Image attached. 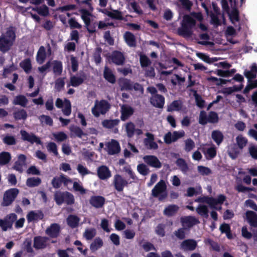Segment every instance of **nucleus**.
Listing matches in <instances>:
<instances>
[{"label":"nucleus","instance_id":"58836bf2","mask_svg":"<svg viewBox=\"0 0 257 257\" xmlns=\"http://www.w3.org/2000/svg\"><path fill=\"white\" fill-rule=\"evenodd\" d=\"M121 90L131 91L133 90V83L131 80L125 78L120 82Z\"/></svg>","mask_w":257,"mask_h":257},{"label":"nucleus","instance_id":"393cba45","mask_svg":"<svg viewBox=\"0 0 257 257\" xmlns=\"http://www.w3.org/2000/svg\"><path fill=\"white\" fill-rule=\"evenodd\" d=\"M183 106V103L181 100H174L168 105L167 111L168 112L180 111L182 109Z\"/></svg>","mask_w":257,"mask_h":257},{"label":"nucleus","instance_id":"de8ad7c7","mask_svg":"<svg viewBox=\"0 0 257 257\" xmlns=\"http://www.w3.org/2000/svg\"><path fill=\"white\" fill-rule=\"evenodd\" d=\"M53 70L55 74L60 75L63 70V65L61 61L55 60L53 62Z\"/></svg>","mask_w":257,"mask_h":257},{"label":"nucleus","instance_id":"49530a36","mask_svg":"<svg viewBox=\"0 0 257 257\" xmlns=\"http://www.w3.org/2000/svg\"><path fill=\"white\" fill-rule=\"evenodd\" d=\"M33 11H36L41 16L46 17L49 14V8L45 5H42L41 7L33 8Z\"/></svg>","mask_w":257,"mask_h":257},{"label":"nucleus","instance_id":"c756f323","mask_svg":"<svg viewBox=\"0 0 257 257\" xmlns=\"http://www.w3.org/2000/svg\"><path fill=\"white\" fill-rule=\"evenodd\" d=\"M219 230L221 233H225L226 234L228 239H231L233 238L230 226L229 224L226 223H222L219 227Z\"/></svg>","mask_w":257,"mask_h":257},{"label":"nucleus","instance_id":"9d476101","mask_svg":"<svg viewBox=\"0 0 257 257\" xmlns=\"http://www.w3.org/2000/svg\"><path fill=\"white\" fill-rule=\"evenodd\" d=\"M185 135L183 131L181 132L174 131L173 133L169 132L166 133L164 137V142L167 144H170L172 142H176L179 139L182 138Z\"/></svg>","mask_w":257,"mask_h":257},{"label":"nucleus","instance_id":"cd10ccee","mask_svg":"<svg viewBox=\"0 0 257 257\" xmlns=\"http://www.w3.org/2000/svg\"><path fill=\"white\" fill-rule=\"evenodd\" d=\"M179 207L176 204H170L167 206L163 211V214L168 216L171 217L174 216L178 211Z\"/></svg>","mask_w":257,"mask_h":257},{"label":"nucleus","instance_id":"4d7b16f0","mask_svg":"<svg viewBox=\"0 0 257 257\" xmlns=\"http://www.w3.org/2000/svg\"><path fill=\"white\" fill-rule=\"evenodd\" d=\"M191 91H194L195 94L194 96L195 97L196 103L197 106L200 107V108H202L205 106V101L204 99H202L201 96L198 95L196 90L193 89L191 90Z\"/></svg>","mask_w":257,"mask_h":257},{"label":"nucleus","instance_id":"1a4fd4ad","mask_svg":"<svg viewBox=\"0 0 257 257\" xmlns=\"http://www.w3.org/2000/svg\"><path fill=\"white\" fill-rule=\"evenodd\" d=\"M72 180L63 174H61L59 177H55L52 180L51 184L54 188H59L62 184L64 186H67L69 183H72Z\"/></svg>","mask_w":257,"mask_h":257},{"label":"nucleus","instance_id":"4c0bfd02","mask_svg":"<svg viewBox=\"0 0 257 257\" xmlns=\"http://www.w3.org/2000/svg\"><path fill=\"white\" fill-rule=\"evenodd\" d=\"M13 116L15 120H25L27 118V111L24 109H20L13 113Z\"/></svg>","mask_w":257,"mask_h":257},{"label":"nucleus","instance_id":"6e6552de","mask_svg":"<svg viewBox=\"0 0 257 257\" xmlns=\"http://www.w3.org/2000/svg\"><path fill=\"white\" fill-rule=\"evenodd\" d=\"M20 134L21 135V139L24 141H27L32 144L36 143L38 145H42V142L38 137L36 136L33 133H29L25 130H21Z\"/></svg>","mask_w":257,"mask_h":257},{"label":"nucleus","instance_id":"f8f14e48","mask_svg":"<svg viewBox=\"0 0 257 257\" xmlns=\"http://www.w3.org/2000/svg\"><path fill=\"white\" fill-rule=\"evenodd\" d=\"M27 157L24 154L18 155L17 160L13 166V169L22 173L24 172L23 167L26 165Z\"/></svg>","mask_w":257,"mask_h":257},{"label":"nucleus","instance_id":"5fc2aeb1","mask_svg":"<svg viewBox=\"0 0 257 257\" xmlns=\"http://www.w3.org/2000/svg\"><path fill=\"white\" fill-rule=\"evenodd\" d=\"M197 56L202 60L208 64H211L217 61L216 58H210L208 55L202 53H198Z\"/></svg>","mask_w":257,"mask_h":257},{"label":"nucleus","instance_id":"a878e982","mask_svg":"<svg viewBox=\"0 0 257 257\" xmlns=\"http://www.w3.org/2000/svg\"><path fill=\"white\" fill-rule=\"evenodd\" d=\"M123 38L126 44L130 47H135L137 45L136 39L135 35L129 31H126Z\"/></svg>","mask_w":257,"mask_h":257},{"label":"nucleus","instance_id":"6e6d98bb","mask_svg":"<svg viewBox=\"0 0 257 257\" xmlns=\"http://www.w3.org/2000/svg\"><path fill=\"white\" fill-rule=\"evenodd\" d=\"M81 15V19L84 21L86 27H88L90 24V19L89 18V16H90V13L88 11L86 10H82Z\"/></svg>","mask_w":257,"mask_h":257},{"label":"nucleus","instance_id":"412c9836","mask_svg":"<svg viewBox=\"0 0 257 257\" xmlns=\"http://www.w3.org/2000/svg\"><path fill=\"white\" fill-rule=\"evenodd\" d=\"M110 58L112 62L116 65H122L125 61V58L123 54L118 51H113Z\"/></svg>","mask_w":257,"mask_h":257},{"label":"nucleus","instance_id":"864d4df0","mask_svg":"<svg viewBox=\"0 0 257 257\" xmlns=\"http://www.w3.org/2000/svg\"><path fill=\"white\" fill-rule=\"evenodd\" d=\"M102 53V49L101 47H97L93 55L94 60L96 65L100 64L101 62V54Z\"/></svg>","mask_w":257,"mask_h":257},{"label":"nucleus","instance_id":"a19ab883","mask_svg":"<svg viewBox=\"0 0 257 257\" xmlns=\"http://www.w3.org/2000/svg\"><path fill=\"white\" fill-rule=\"evenodd\" d=\"M84 80V79L80 77L72 76L70 77V84H68L67 86L78 87L83 83Z\"/></svg>","mask_w":257,"mask_h":257},{"label":"nucleus","instance_id":"8fccbe9b","mask_svg":"<svg viewBox=\"0 0 257 257\" xmlns=\"http://www.w3.org/2000/svg\"><path fill=\"white\" fill-rule=\"evenodd\" d=\"M176 164L182 172L186 173L188 171V165L184 159L182 158L178 159Z\"/></svg>","mask_w":257,"mask_h":257},{"label":"nucleus","instance_id":"473e14b6","mask_svg":"<svg viewBox=\"0 0 257 257\" xmlns=\"http://www.w3.org/2000/svg\"><path fill=\"white\" fill-rule=\"evenodd\" d=\"M211 138L217 145H219L223 140L224 136L220 131L214 130L212 132Z\"/></svg>","mask_w":257,"mask_h":257},{"label":"nucleus","instance_id":"6ab92c4d","mask_svg":"<svg viewBox=\"0 0 257 257\" xmlns=\"http://www.w3.org/2000/svg\"><path fill=\"white\" fill-rule=\"evenodd\" d=\"M197 245V242L192 239L183 240L180 244V248L184 251L194 250Z\"/></svg>","mask_w":257,"mask_h":257},{"label":"nucleus","instance_id":"ddd939ff","mask_svg":"<svg viewBox=\"0 0 257 257\" xmlns=\"http://www.w3.org/2000/svg\"><path fill=\"white\" fill-rule=\"evenodd\" d=\"M145 136L147 138L144 139V144L145 147L149 150H157L158 148V145L155 140L154 135L150 133H146Z\"/></svg>","mask_w":257,"mask_h":257},{"label":"nucleus","instance_id":"3c124183","mask_svg":"<svg viewBox=\"0 0 257 257\" xmlns=\"http://www.w3.org/2000/svg\"><path fill=\"white\" fill-rule=\"evenodd\" d=\"M227 14H228L229 19L232 24H234V21H239V12L237 8H232V10L231 13L229 12V13Z\"/></svg>","mask_w":257,"mask_h":257},{"label":"nucleus","instance_id":"052dcab7","mask_svg":"<svg viewBox=\"0 0 257 257\" xmlns=\"http://www.w3.org/2000/svg\"><path fill=\"white\" fill-rule=\"evenodd\" d=\"M64 108L63 109V113L65 115L69 116L71 113V104L70 101L65 98L64 99Z\"/></svg>","mask_w":257,"mask_h":257},{"label":"nucleus","instance_id":"4be33fe9","mask_svg":"<svg viewBox=\"0 0 257 257\" xmlns=\"http://www.w3.org/2000/svg\"><path fill=\"white\" fill-rule=\"evenodd\" d=\"M44 218V214L41 210L30 211L27 215L28 222H34L42 220Z\"/></svg>","mask_w":257,"mask_h":257},{"label":"nucleus","instance_id":"774afa93","mask_svg":"<svg viewBox=\"0 0 257 257\" xmlns=\"http://www.w3.org/2000/svg\"><path fill=\"white\" fill-rule=\"evenodd\" d=\"M208 122V116L204 110H201L199 117V123L203 125L206 124Z\"/></svg>","mask_w":257,"mask_h":257},{"label":"nucleus","instance_id":"9b49d317","mask_svg":"<svg viewBox=\"0 0 257 257\" xmlns=\"http://www.w3.org/2000/svg\"><path fill=\"white\" fill-rule=\"evenodd\" d=\"M61 231L60 226L59 224L54 223L48 226L46 230L45 233L51 238H55L59 236Z\"/></svg>","mask_w":257,"mask_h":257},{"label":"nucleus","instance_id":"f3484780","mask_svg":"<svg viewBox=\"0 0 257 257\" xmlns=\"http://www.w3.org/2000/svg\"><path fill=\"white\" fill-rule=\"evenodd\" d=\"M97 175L100 179L104 180L110 178L111 173L106 166L101 165L98 167L97 169Z\"/></svg>","mask_w":257,"mask_h":257},{"label":"nucleus","instance_id":"680f3d73","mask_svg":"<svg viewBox=\"0 0 257 257\" xmlns=\"http://www.w3.org/2000/svg\"><path fill=\"white\" fill-rule=\"evenodd\" d=\"M137 170L140 174L143 176L147 175L150 172L149 168L143 163L140 164L137 166Z\"/></svg>","mask_w":257,"mask_h":257},{"label":"nucleus","instance_id":"aec40b11","mask_svg":"<svg viewBox=\"0 0 257 257\" xmlns=\"http://www.w3.org/2000/svg\"><path fill=\"white\" fill-rule=\"evenodd\" d=\"M181 222L183 226H185L189 228L200 223L198 219L192 216L182 217L181 218Z\"/></svg>","mask_w":257,"mask_h":257},{"label":"nucleus","instance_id":"ea45409f","mask_svg":"<svg viewBox=\"0 0 257 257\" xmlns=\"http://www.w3.org/2000/svg\"><path fill=\"white\" fill-rule=\"evenodd\" d=\"M42 182L41 179L39 177H30L27 179L26 185L29 187L38 186Z\"/></svg>","mask_w":257,"mask_h":257},{"label":"nucleus","instance_id":"7c9ffc66","mask_svg":"<svg viewBox=\"0 0 257 257\" xmlns=\"http://www.w3.org/2000/svg\"><path fill=\"white\" fill-rule=\"evenodd\" d=\"M28 102V100L26 97L23 95H18L16 96L13 101L14 105H20L23 107H25Z\"/></svg>","mask_w":257,"mask_h":257},{"label":"nucleus","instance_id":"7ed1b4c3","mask_svg":"<svg viewBox=\"0 0 257 257\" xmlns=\"http://www.w3.org/2000/svg\"><path fill=\"white\" fill-rule=\"evenodd\" d=\"M152 195L154 197L158 198L160 201H164L168 196L167 185L165 181L161 180L152 190Z\"/></svg>","mask_w":257,"mask_h":257},{"label":"nucleus","instance_id":"bf43d9fd","mask_svg":"<svg viewBox=\"0 0 257 257\" xmlns=\"http://www.w3.org/2000/svg\"><path fill=\"white\" fill-rule=\"evenodd\" d=\"M140 62L142 67H148L151 63L150 59L145 54L140 56Z\"/></svg>","mask_w":257,"mask_h":257},{"label":"nucleus","instance_id":"423d86ee","mask_svg":"<svg viewBox=\"0 0 257 257\" xmlns=\"http://www.w3.org/2000/svg\"><path fill=\"white\" fill-rule=\"evenodd\" d=\"M19 193V191L17 188H11L7 190L4 194L2 206L10 205L17 198Z\"/></svg>","mask_w":257,"mask_h":257},{"label":"nucleus","instance_id":"0eeeda50","mask_svg":"<svg viewBox=\"0 0 257 257\" xmlns=\"http://www.w3.org/2000/svg\"><path fill=\"white\" fill-rule=\"evenodd\" d=\"M49 240V237L47 236L40 235L35 236L33 240V247L36 250L45 249L49 245L48 243Z\"/></svg>","mask_w":257,"mask_h":257},{"label":"nucleus","instance_id":"bb28decb","mask_svg":"<svg viewBox=\"0 0 257 257\" xmlns=\"http://www.w3.org/2000/svg\"><path fill=\"white\" fill-rule=\"evenodd\" d=\"M69 129L71 133V137H77L81 139L83 136H86V134L84 133L83 130L79 126L72 125L70 126Z\"/></svg>","mask_w":257,"mask_h":257},{"label":"nucleus","instance_id":"a211bd4d","mask_svg":"<svg viewBox=\"0 0 257 257\" xmlns=\"http://www.w3.org/2000/svg\"><path fill=\"white\" fill-rule=\"evenodd\" d=\"M165 101V97L161 94L153 95L150 99L151 104L159 108H162L164 107Z\"/></svg>","mask_w":257,"mask_h":257},{"label":"nucleus","instance_id":"f704fd0d","mask_svg":"<svg viewBox=\"0 0 257 257\" xmlns=\"http://www.w3.org/2000/svg\"><path fill=\"white\" fill-rule=\"evenodd\" d=\"M80 219L75 215H69L67 218V224L72 228L76 227L79 224Z\"/></svg>","mask_w":257,"mask_h":257},{"label":"nucleus","instance_id":"c03bdc74","mask_svg":"<svg viewBox=\"0 0 257 257\" xmlns=\"http://www.w3.org/2000/svg\"><path fill=\"white\" fill-rule=\"evenodd\" d=\"M197 201L204 202L208 204L211 208H215L217 204L216 198L213 197H205L204 198H199Z\"/></svg>","mask_w":257,"mask_h":257},{"label":"nucleus","instance_id":"20e7f679","mask_svg":"<svg viewBox=\"0 0 257 257\" xmlns=\"http://www.w3.org/2000/svg\"><path fill=\"white\" fill-rule=\"evenodd\" d=\"M110 108V104L106 100L102 99L100 101L96 100L94 106L92 108L91 112L93 115L96 117L100 114H105Z\"/></svg>","mask_w":257,"mask_h":257},{"label":"nucleus","instance_id":"e433bc0d","mask_svg":"<svg viewBox=\"0 0 257 257\" xmlns=\"http://www.w3.org/2000/svg\"><path fill=\"white\" fill-rule=\"evenodd\" d=\"M119 120L118 119H104L102 122V126L106 128H112L116 126L119 123Z\"/></svg>","mask_w":257,"mask_h":257},{"label":"nucleus","instance_id":"c9c22d12","mask_svg":"<svg viewBox=\"0 0 257 257\" xmlns=\"http://www.w3.org/2000/svg\"><path fill=\"white\" fill-rule=\"evenodd\" d=\"M103 244V242L102 239L99 237H96L90 244V249L92 252H94L101 247Z\"/></svg>","mask_w":257,"mask_h":257},{"label":"nucleus","instance_id":"0e129e2a","mask_svg":"<svg viewBox=\"0 0 257 257\" xmlns=\"http://www.w3.org/2000/svg\"><path fill=\"white\" fill-rule=\"evenodd\" d=\"M3 142L7 145L12 146L16 144V140L15 137L8 135L3 139Z\"/></svg>","mask_w":257,"mask_h":257},{"label":"nucleus","instance_id":"e2e57ef3","mask_svg":"<svg viewBox=\"0 0 257 257\" xmlns=\"http://www.w3.org/2000/svg\"><path fill=\"white\" fill-rule=\"evenodd\" d=\"M208 120L209 123H217L219 120L218 114L213 111H210L208 115Z\"/></svg>","mask_w":257,"mask_h":257},{"label":"nucleus","instance_id":"2f4dec72","mask_svg":"<svg viewBox=\"0 0 257 257\" xmlns=\"http://www.w3.org/2000/svg\"><path fill=\"white\" fill-rule=\"evenodd\" d=\"M12 159L10 153L3 151L0 153V166H3L8 164Z\"/></svg>","mask_w":257,"mask_h":257},{"label":"nucleus","instance_id":"39448f33","mask_svg":"<svg viewBox=\"0 0 257 257\" xmlns=\"http://www.w3.org/2000/svg\"><path fill=\"white\" fill-rule=\"evenodd\" d=\"M133 181L129 182L122 175L116 174L113 176L112 185L118 193H122L124 188L127 187Z\"/></svg>","mask_w":257,"mask_h":257},{"label":"nucleus","instance_id":"69168bd1","mask_svg":"<svg viewBox=\"0 0 257 257\" xmlns=\"http://www.w3.org/2000/svg\"><path fill=\"white\" fill-rule=\"evenodd\" d=\"M195 146L194 142L190 138L185 141L184 150L186 152L191 151Z\"/></svg>","mask_w":257,"mask_h":257},{"label":"nucleus","instance_id":"37998d69","mask_svg":"<svg viewBox=\"0 0 257 257\" xmlns=\"http://www.w3.org/2000/svg\"><path fill=\"white\" fill-rule=\"evenodd\" d=\"M196 212L200 216L207 218L208 217V209L205 205L200 204L196 208Z\"/></svg>","mask_w":257,"mask_h":257},{"label":"nucleus","instance_id":"f03ea898","mask_svg":"<svg viewBox=\"0 0 257 257\" xmlns=\"http://www.w3.org/2000/svg\"><path fill=\"white\" fill-rule=\"evenodd\" d=\"M16 39V33L12 27H9L5 34L0 36V51L3 53L8 52Z\"/></svg>","mask_w":257,"mask_h":257},{"label":"nucleus","instance_id":"b1692460","mask_svg":"<svg viewBox=\"0 0 257 257\" xmlns=\"http://www.w3.org/2000/svg\"><path fill=\"white\" fill-rule=\"evenodd\" d=\"M246 219L250 226L257 227V214L253 211L245 212Z\"/></svg>","mask_w":257,"mask_h":257},{"label":"nucleus","instance_id":"09e8293b","mask_svg":"<svg viewBox=\"0 0 257 257\" xmlns=\"http://www.w3.org/2000/svg\"><path fill=\"white\" fill-rule=\"evenodd\" d=\"M65 192H56L54 194V200L56 204L60 205L65 201Z\"/></svg>","mask_w":257,"mask_h":257},{"label":"nucleus","instance_id":"338daca9","mask_svg":"<svg viewBox=\"0 0 257 257\" xmlns=\"http://www.w3.org/2000/svg\"><path fill=\"white\" fill-rule=\"evenodd\" d=\"M65 78H59L57 79L55 82V89L57 91H60L65 85Z\"/></svg>","mask_w":257,"mask_h":257},{"label":"nucleus","instance_id":"f257e3e1","mask_svg":"<svg viewBox=\"0 0 257 257\" xmlns=\"http://www.w3.org/2000/svg\"><path fill=\"white\" fill-rule=\"evenodd\" d=\"M196 20L189 15H185L177 29V34L183 38H190L193 34V29L196 26Z\"/></svg>","mask_w":257,"mask_h":257},{"label":"nucleus","instance_id":"2eb2a0df","mask_svg":"<svg viewBox=\"0 0 257 257\" xmlns=\"http://www.w3.org/2000/svg\"><path fill=\"white\" fill-rule=\"evenodd\" d=\"M120 108V119L122 121L128 119L134 113V109L130 105L123 104Z\"/></svg>","mask_w":257,"mask_h":257},{"label":"nucleus","instance_id":"dca6fc26","mask_svg":"<svg viewBox=\"0 0 257 257\" xmlns=\"http://www.w3.org/2000/svg\"><path fill=\"white\" fill-rule=\"evenodd\" d=\"M105 203V198L100 195L92 196L89 199V203L96 208L103 207Z\"/></svg>","mask_w":257,"mask_h":257},{"label":"nucleus","instance_id":"5701e85b","mask_svg":"<svg viewBox=\"0 0 257 257\" xmlns=\"http://www.w3.org/2000/svg\"><path fill=\"white\" fill-rule=\"evenodd\" d=\"M107 152L109 155H114L120 152V148L118 142L115 140H111L107 144Z\"/></svg>","mask_w":257,"mask_h":257},{"label":"nucleus","instance_id":"79ce46f5","mask_svg":"<svg viewBox=\"0 0 257 257\" xmlns=\"http://www.w3.org/2000/svg\"><path fill=\"white\" fill-rule=\"evenodd\" d=\"M125 128L127 136L130 138H132L135 133L136 128L134 123L132 121L126 123Z\"/></svg>","mask_w":257,"mask_h":257},{"label":"nucleus","instance_id":"c85d7f7f","mask_svg":"<svg viewBox=\"0 0 257 257\" xmlns=\"http://www.w3.org/2000/svg\"><path fill=\"white\" fill-rule=\"evenodd\" d=\"M103 77L108 82L114 84L116 82V78L111 70L105 66L103 72Z\"/></svg>","mask_w":257,"mask_h":257},{"label":"nucleus","instance_id":"4468645a","mask_svg":"<svg viewBox=\"0 0 257 257\" xmlns=\"http://www.w3.org/2000/svg\"><path fill=\"white\" fill-rule=\"evenodd\" d=\"M144 162L149 166L156 168H160L162 164L158 158L154 155H146L143 157Z\"/></svg>","mask_w":257,"mask_h":257},{"label":"nucleus","instance_id":"72a5a7b5","mask_svg":"<svg viewBox=\"0 0 257 257\" xmlns=\"http://www.w3.org/2000/svg\"><path fill=\"white\" fill-rule=\"evenodd\" d=\"M46 58V54L45 48L44 46H41L37 54L36 60L39 64H42L44 63Z\"/></svg>","mask_w":257,"mask_h":257},{"label":"nucleus","instance_id":"a18cd8bd","mask_svg":"<svg viewBox=\"0 0 257 257\" xmlns=\"http://www.w3.org/2000/svg\"><path fill=\"white\" fill-rule=\"evenodd\" d=\"M105 14L107 15L109 17L112 19H115L118 20H122L123 18L122 15V13L118 10H113L112 12H109L106 11Z\"/></svg>","mask_w":257,"mask_h":257},{"label":"nucleus","instance_id":"13d9d810","mask_svg":"<svg viewBox=\"0 0 257 257\" xmlns=\"http://www.w3.org/2000/svg\"><path fill=\"white\" fill-rule=\"evenodd\" d=\"M96 229L94 228L86 229L83 236L87 240L92 239L96 235Z\"/></svg>","mask_w":257,"mask_h":257},{"label":"nucleus","instance_id":"603ef678","mask_svg":"<svg viewBox=\"0 0 257 257\" xmlns=\"http://www.w3.org/2000/svg\"><path fill=\"white\" fill-rule=\"evenodd\" d=\"M20 66L26 73H29L32 69L31 60L29 58L25 59L20 63Z\"/></svg>","mask_w":257,"mask_h":257}]
</instances>
